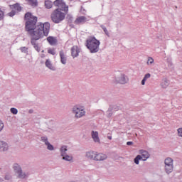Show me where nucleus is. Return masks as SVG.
Listing matches in <instances>:
<instances>
[{"mask_svg": "<svg viewBox=\"0 0 182 182\" xmlns=\"http://www.w3.org/2000/svg\"><path fill=\"white\" fill-rule=\"evenodd\" d=\"M67 151H68V146L65 145L62 146L60 148V153L61 157H63V156H66V154H68Z\"/></svg>", "mask_w": 182, "mask_h": 182, "instance_id": "nucleus-22", "label": "nucleus"}, {"mask_svg": "<svg viewBox=\"0 0 182 182\" xmlns=\"http://www.w3.org/2000/svg\"><path fill=\"white\" fill-rule=\"evenodd\" d=\"M82 114H75V116H74V119H80V117H82Z\"/></svg>", "mask_w": 182, "mask_h": 182, "instance_id": "nucleus-35", "label": "nucleus"}, {"mask_svg": "<svg viewBox=\"0 0 182 182\" xmlns=\"http://www.w3.org/2000/svg\"><path fill=\"white\" fill-rule=\"evenodd\" d=\"M105 160H107V154L97 151L95 161H105Z\"/></svg>", "mask_w": 182, "mask_h": 182, "instance_id": "nucleus-11", "label": "nucleus"}, {"mask_svg": "<svg viewBox=\"0 0 182 182\" xmlns=\"http://www.w3.org/2000/svg\"><path fill=\"white\" fill-rule=\"evenodd\" d=\"M4 12L0 8V21H2V19H4Z\"/></svg>", "mask_w": 182, "mask_h": 182, "instance_id": "nucleus-33", "label": "nucleus"}, {"mask_svg": "<svg viewBox=\"0 0 182 182\" xmlns=\"http://www.w3.org/2000/svg\"><path fill=\"white\" fill-rule=\"evenodd\" d=\"M127 80H126V77L123 74H122L119 77L117 78V83L124 85V83H127Z\"/></svg>", "mask_w": 182, "mask_h": 182, "instance_id": "nucleus-19", "label": "nucleus"}, {"mask_svg": "<svg viewBox=\"0 0 182 182\" xmlns=\"http://www.w3.org/2000/svg\"><path fill=\"white\" fill-rule=\"evenodd\" d=\"M62 157L63 160H65V161H69L70 163H73V156L72 155H68L67 154Z\"/></svg>", "mask_w": 182, "mask_h": 182, "instance_id": "nucleus-23", "label": "nucleus"}, {"mask_svg": "<svg viewBox=\"0 0 182 182\" xmlns=\"http://www.w3.org/2000/svg\"><path fill=\"white\" fill-rule=\"evenodd\" d=\"M46 68H48V69H50V70H55V68L53 65H52V62H50V60H46Z\"/></svg>", "mask_w": 182, "mask_h": 182, "instance_id": "nucleus-24", "label": "nucleus"}, {"mask_svg": "<svg viewBox=\"0 0 182 182\" xmlns=\"http://www.w3.org/2000/svg\"><path fill=\"white\" fill-rule=\"evenodd\" d=\"M47 41L51 45V46H53L58 43V40L53 36H48L47 38Z\"/></svg>", "mask_w": 182, "mask_h": 182, "instance_id": "nucleus-21", "label": "nucleus"}, {"mask_svg": "<svg viewBox=\"0 0 182 182\" xmlns=\"http://www.w3.org/2000/svg\"><path fill=\"white\" fill-rule=\"evenodd\" d=\"M54 6H57V8H60V11H64L67 14L69 11V6L66 5V3L63 1V0H55L53 2Z\"/></svg>", "mask_w": 182, "mask_h": 182, "instance_id": "nucleus-7", "label": "nucleus"}, {"mask_svg": "<svg viewBox=\"0 0 182 182\" xmlns=\"http://www.w3.org/2000/svg\"><path fill=\"white\" fill-rule=\"evenodd\" d=\"M48 53H50V55H56V51L55 50V48H48Z\"/></svg>", "mask_w": 182, "mask_h": 182, "instance_id": "nucleus-28", "label": "nucleus"}, {"mask_svg": "<svg viewBox=\"0 0 182 182\" xmlns=\"http://www.w3.org/2000/svg\"><path fill=\"white\" fill-rule=\"evenodd\" d=\"M80 53V49H79V47H77V46H74L71 48V55L73 58H77V56H79Z\"/></svg>", "mask_w": 182, "mask_h": 182, "instance_id": "nucleus-13", "label": "nucleus"}, {"mask_svg": "<svg viewBox=\"0 0 182 182\" xmlns=\"http://www.w3.org/2000/svg\"><path fill=\"white\" fill-rule=\"evenodd\" d=\"M11 112L13 113V114H18V109L16 108H11Z\"/></svg>", "mask_w": 182, "mask_h": 182, "instance_id": "nucleus-32", "label": "nucleus"}, {"mask_svg": "<svg viewBox=\"0 0 182 182\" xmlns=\"http://www.w3.org/2000/svg\"><path fill=\"white\" fill-rule=\"evenodd\" d=\"M52 6H53V3H52L51 1L47 0L45 1V7L47 9H50L52 8Z\"/></svg>", "mask_w": 182, "mask_h": 182, "instance_id": "nucleus-25", "label": "nucleus"}, {"mask_svg": "<svg viewBox=\"0 0 182 182\" xmlns=\"http://www.w3.org/2000/svg\"><path fill=\"white\" fill-rule=\"evenodd\" d=\"M154 62V59L151 57L148 58L147 65H151Z\"/></svg>", "mask_w": 182, "mask_h": 182, "instance_id": "nucleus-30", "label": "nucleus"}, {"mask_svg": "<svg viewBox=\"0 0 182 182\" xmlns=\"http://www.w3.org/2000/svg\"><path fill=\"white\" fill-rule=\"evenodd\" d=\"M86 21H87V18L85 16H79L75 19V23L76 25H80V23H86Z\"/></svg>", "mask_w": 182, "mask_h": 182, "instance_id": "nucleus-16", "label": "nucleus"}, {"mask_svg": "<svg viewBox=\"0 0 182 182\" xmlns=\"http://www.w3.org/2000/svg\"><path fill=\"white\" fill-rule=\"evenodd\" d=\"M73 113L75 114H85L86 111H85V107L82 105H75L73 108Z\"/></svg>", "mask_w": 182, "mask_h": 182, "instance_id": "nucleus-9", "label": "nucleus"}, {"mask_svg": "<svg viewBox=\"0 0 182 182\" xmlns=\"http://www.w3.org/2000/svg\"><path fill=\"white\" fill-rule=\"evenodd\" d=\"M86 46L91 53H96L99 52V46H100V41L95 37H89L86 41Z\"/></svg>", "mask_w": 182, "mask_h": 182, "instance_id": "nucleus-3", "label": "nucleus"}, {"mask_svg": "<svg viewBox=\"0 0 182 182\" xmlns=\"http://www.w3.org/2000/svg\"><path fill=\"white\" fill-rule=\"evenodd\" d=\"M161 87L164 88V89H166V87H167V86H168V82L167 80H164L162 82H161Z\"/></svg>", "mask_w": 182, "mask_h": 182, "instance_id": "nucleus-29", "label": "nucleus"}, {"mask_svg": "<svg viewBox=\"0 0 182 182\" xmlns=\"http://www.w3.org/2000/svg\"><path fill=\"white\" fill-rule=\"evenodd\" d=\"M15 14H16V11L13 9L10 13H9V16H14Z\"/></svg>", "mask_w": 182, "mask_h": 182, "instance_id": "nucleus-34", "label": "nucleus"}, {"mask_svg": "<svg viewBox=\"0 0 182 182\" xmlns=\"http://www.w3.org/2000/svg\"><path fill=\"white\" fill-rule=\"evenodd\" d=\"M164 171L166 176H170L174 171V166H164Z\"/></svg>", "mask_w": 182, "mask_h": 182, "instance_id": "nucleus-17", "label": "nucleus"}, {"mask_svg": "<svg viewBox=\"0 0 182 182\" xmlns=\"http://www.w3.org/2000/svg\"><path fill=\"white\" fill-rule=\"evenodd\" d=\"M41 141H42V143H44L45 146H46L47 147V150H49L50 151H53V150H55V147L53 146V145H52L50 142H49L48 136H41Z\"/></svg>", "mask_w": 182, "mask_h": 182, "instance_id": "nucleus-8", "label": "nucleus"}, {"mask_svg": "<svg viewBox=\"0 0 182 182\" xmlns=\"http://www.w3.org/2000/svg\"><path fill=\"white\" fill-rule=\"evenodd\" d=\"M8 150H9V145H8V143L4 141H0V151H8Z\"/></svg>", "mask_w": 182, "mask_h": 182, "instance_id": "nucleus-15", "label": "nucleus"}, {"mask_svg": "<svg viewBox=\"0 0 182 182\" xmlns=\"http://www.w3.org/2000/svg\"><path fill=\"white\" fill-rule=\"evenodd\" d=\"M50 31V23L49 22H46L44 23L39 24L36 31L31 33V45L34 46V48L37 52H41V48L36 43V41H39L43 36H48Z\"/></svg>", "mask_w": 182, "mask_h": 182, "instance_id": "nucleus-1", "label": "nucleus"}, {"mask_svg": "<svg viewBox=\"0 0 182 182\" xmlns=\"http://www.w3.org/2000/svg\"><path fill=\"white\" fill-rule=\"evenodd\" d=\"M4 122H2V119H0V132H2L4 130Z\"/></svg>", "mask_w": 182, "mask_h": 182, "instance_id": "nucleus-31", "label": "nucleus"}, {"mask_svg": "<svg viewBox=\"0 0 182 182\" xmlns=\"http://www.w3.org/2000/svg\"><path fill=\"white\" fill-rule=\"evenodd\" d=\"M21 50L22 51H23V50H28V48H26V47H23V48H21Z\"/></svg>", "mask_w": 182, "mask_h": 182, "instance_id": "nucleus-39", "label": "nucleus"}, {"mask_svg": "<svg viewBox=\"0 0 182 182\" xmlns=\"http://www.w3.org/2000/svg\"><path fill=\"white\" fill-rule=\"evenodd\" d=\"M4 178H5V180H11V177L9 175H6Z\"/></svg>", "mask_w": 182, "mask_h": 182, "instance_id": "nucleus-36", "label": "nucleus"}, {"mask_svg": "<svg viewBox=\"0 0 182 182\" xmlns=\"http://www.w3.org/2000/svg\"><path fill=\"white\" fill-rule=\"evenodd\" d=\"M28 4L32 6H38V1L36 0H27Z\"/></svg>", "mask_w": 182, "mask_h": 182, "instance_id": "nucleus-27", "label": "nucleus"}, {"mask_svg": "<svg viewBox=\"0 0 182 182\" xmlns=\"http://www.w3.org/2000/svg\"><path fill=\"white\" fill-rule=\"evenodd\" d=\"M60 58L61 63H63V65H66L68 58H66V54H65L63 50L60 51Z\"/></svg>", "mask_w": 182, "mask_h": 182, "instance_id": "nucleus-18", "label": "nucleus"}, {"mask_svg": "<svg viewBox=\"0 0 182 182\" xmlns=\"http://www.w3.org/2000/svg\"><path fill=\"white\" fill-rule=\"evenodd\" d=\"M107 139H109V140H112V136H107Z\"/></svg>", "mask_w": 182, "mask_h": 182, "instance_id": "nucleus-40", "label": "nucleus"}, {"mask_svg": "<svg viewBox=\"0 0 182 182\" xmlns=\"http://www.w3.org/2000/svg\"><path fill=\"white\" fill-rule=\"evenodd\" d=\"M45 52L43 50H42V53Z\"/></svg>", "mask_w": 182, "mask_h": 182, "instance_id": "nucleus-43", "label": "nucleus"}, {"mask_svg": "<svg viewBox=\"0 0 182 182\" xmlns=\"http://www.w3.org/2000/svg\"><path fill=\"white\" fill-rule=\"evenodd\" d=\"M9 6L11 9L14 10L16 12H21L22 11V7L18 3L14 5H10Z\"/></svg>", "mask_w": 182, "mask_h": 182, "instance_id": "nucleus-20", "label": "nucleus"}, {"mask_svg": "<svg viewBox=\"0 0 182 182\" xmlns=\"http://www.w3.org/2000/svg\"><path fill=\"white\" fill-rule=\"evenodd\" d=\"M29 113H33V112L30 110V111H29Z\"/></svg>", "mask_w": 182, "mask_h": 182, "instance_id": "nucleus-42", "label": "nucleus"}, {"mask_svg": "<svg viewBox=\"0 0 182 182\" xmlns=\"http://www.w3.org/2000/svg\"><path fill=\"white\" fill-rule=\"evenodd\" d=\"M102 29H103L104 32L106 33V35H107V33H108L107 28H106V27H103Z\"/></svg>", "mask_w": 182, "mask_h": 182, "instance_id": "nucleus-37", "label": "nucleus"}, {"mask_svg": "<svg viewBox=\"0 0 182 182\" xmlns=\"http://www.w3.org/2000/svg\"><path fill=\"white\" fill-rule=\"evenodd\" d=\"M139 155H137L134 159L135 164H139V160L147 161L150 159V154L146 150L141 149L139 151Z\"/></svg>", "mask_w": 182, "mask_h": 182, "instance_id": "nucleus-6", "label": "nucleus"}, {"mask_svg": "<svg viewBox=\"0 0 182 182\" xmlns=\"http://www.w3.org/2000/svg\"><path fill=\"white\" fill-rule=\"evenodd\" d=\"M96 151H88L85 152V157L88 160H93V161H96V155H97Z\"/></svg>", "mask_w": 182, "mask_h": 182, "instance_id": "nucleus-10", "label": "nucleus"}, {"mask_svg": "<svg viewBox=\"0 0 182 182\" xmlns=\"http://www.w3.org/2000/svg\"><path fill=\"white\" fill-rule=\"evenodd\" d=\"M24 19L26 21V31L27 32H30L31 33H33L36 31V28H38V25H41V23H39L36 26V22H38V17L32 15L31 13H26L24 16Z\"/></svg>", "mask_w": 182, "mask_h": 182, "instance_id": "nucleus-2", "label": "nucleus"}, {"mask_svg": "<svg viewBox=\"0 0 182 182\" xmlns=\"http://www.w3.org/2000/svg\"><path fill=\"white\" fill-rule=\"evenodd\" d=\"M41 58H45V54H41Z\"/></svg>", "mask_w": 182, "mask_h": 182, "instance_id": "nucleus-41", "label": "nucleus"}, {"mask_svg": "<svg viewBox=\"0 0 182 182\" xmlns=\"http://www.w3.org/2000/svg\"><path fill=\"white\" fill-rule=\"evenodd\" d=\"M150 76H151V75H150V73H147V74L145 75L144 79H143L142 81H141V85H142L143 86H144V85H146V80H147L149 78H150Z\"/></svg>", "mask_w": 182, "mask_h": 182, "instance_id": "nucleus-26", "label": "nucleus"}, {"mask_svg": "<svg viewBox=\"0 0 182 182\" xmlns=\"http://www.w3.org/2000/svg\"><path fill=\"white\" fill-rule=\"evenodd\" d=\"M13 168L17 178H19L20 180H25L29 177V172L23 171L22 170V167L18 164H14Z\"/></svg>", "mask_w": 182, "mask_h": 182, "instance_id": "nucleus-5", "label": "nucleus"}, {"mask_svg": "<svg viewBox=\"0 0 182 182\" xmlns=\"http://www.w3.org/2000/svg\"><path fill=\"white\" fill-rule=\"evenodd\" d=\"M164 166H174V159L171 157H167L164 161Z\"/></svg>", "mask_w": 182, "mask_h": 182, "instance_id": "nucleus-14", "label": "nucleus"}, {"mask_svg": "<svg viewBox=\"0 0 182 182\" xmlns=\"http://www.w3.org/2000/svg\"><path fill=\"white\" fill-rule=\"evenodd\" d=\"M91 136L95 143L100 144V138H99V132H97V131H92Z\"/></svg>", "mask_w": 182, "mask_h": 182, "instance_id": "nucleus-12", "label": "nucleus"}, {"mask_svg": "<svg viewBox=\"0 0 182 182\" xmlns=\"http://www.w3.org/2000/svg\"><path fill=\"white\" fill-rule=\"evenodd\" d=\"M133 144V141H128L127 142V146H132Z\"/></svg>", "mask_w": 182, "mask_h": 182, "instance_id": "nucleus-38", "label": "nucleus"}, {"mask_svg": "<svg viewBox=\"0 0 182 182\" xmlns=\"http://www.w3.org/2000/svg\"><path fill=\"white\" fill-rule=\"evenodd\" d=\"M50 18L54 23H60L66 18V14L62 12L60 9H56L51 13Z\"/></svg>", "mask_w": 182, "mask_h": 182, "instance_id": "nucleus-4", "label": "nucleus"}]
</instances>
